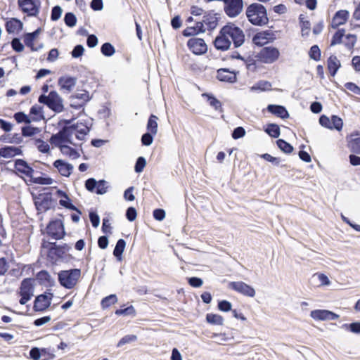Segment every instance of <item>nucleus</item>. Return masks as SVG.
<instances>
[{"instance_id":"a878e982","label":"nucleus","mask_w":360,"mask_h":360,"mask_svg":"<svg viewBox=\"0 0 360 360\" xmlns=\"http://www.w3.org/2000/svg\"><path fill=\"white\" fill-rule=\"evenodd\" d=\"M348 148L351 152L360 154V136L358 134L350 135L348 141Z\"/></svg>"},{"instance_id":"4468645a","label":"nucleus","mask_w":360,"mask_h":360,"mask_svg":"<svg viewBox=\"0 0 360 360\" xmlns=\"http://www.w3.org/2000/svg\"><path fill=\"white\" fill-rule=\"evenodd\" d=\"M310 316L317 321L336 320L340 317L338 314L326 309L312 310L310 313Z\"/></svg>"},{"instance_id":"6ab92c4d","label":"nucleus","mask_w":360,"mask_h":360,"mask_svg":"<svg viewBox=\"0 0 360 360\" xmlns=\"http://www.w3.org/2000/svg\"><path fill=\"white\" fill-rule=\"evenodd\" d=\"M53 166L57 168L59 173L64 176H69L73 169V166L62 160H56L53 162Z\"/></svg>"},{"instance_id":"774afa93","label":"nucleus","mask_w":360,"mask_h":360,"mask_svg":"<svg viewBox=\"0 0 360 360\" xmlns=\"http://www.w3.org/2000/svg\"><path fill=\"white\" fill-rule=\"evenodd\" d=\"M84 49L82 45H77L71 52L73 58H79L82 56Z\"/></svg>"},{"instance_id":"2f4dec72","label":"nucleus","mask_w":360,"mask_h":360,"mask_svg":"<svg viewBox=\"0 0 360 360\" xmlns=\"http://www.w3.org/2000/svg\"><path fill=\"white\" fill-rule=\"evenodd\" d=\"M126 242L124 239H119L117 240L115 248L113 250V255L118 260H121L122 255L124 250Z\"/></svg>"},{"instance_id":"393cba45","label":"nucleus","mask_w":360,"mask_h":360,"mask_svg":"<svg viewBox=\"0 0 360 360\" xmlns=\"http://www.w3.org/2000/svg\"><path fill=\"white\" fill-rule=\"evenodd\" d=\"M201 22H203V25H205L210 30L215 29L218 24L217 14L209 13L205 15Z\"/></svg>"},{"instance_id":"4c0bfd02","label":"nucleus","mask_w":360,"mask_h":360,"mask_svg":"<svg viewBox=\"0 0 360 360\" xmlns=\"http://www.w3.org/2000/svg\"><path fill=\"white\" fill-rule=\"evenodd\" d=\"M101 51L105 56L110 57L115 53V49L110 43L105 42L101 46Z\"/></svg>"},{"instance_id":"0eeeda50","label":"nucleus","mask_w":360,"mask_h":360,"mask_svg":"<svg viewBox=\"0 0 360 360\" xmlns=\"http://www.w3.org/2000/svg\"><path fill=\"white\" fill-rule=\"evenodd\" d=\"M18 4L22 12L29 16H37L39 12L40 0H18Z\"/></svg>"},{"instance_id":"0e129e2a","label":"nucleus","mask_w":360,"mask_h":360,"mask_svg":"<svg viewBox=\"0 0 360 360\" xmlns=\"http://www.w3.org/2000/svg\"><path fill=\"white\" fill-rule=\"evenodd\" d=\"M137 216L136 210L133 207H129L126 211V217L129 221H133Z\"/></svg>"},{"instance_id":"f3484780","label":"nucleus","mask_w":360,"mask_h":360,"mask_svg":"<svg viewBox=\"0 0 360 360\" xmlns=\"http://www.w3.org/2000/svg\"><path fill=\"white\" fill-rule=\"evenodd\" d=\"M15 169L17 172L20 173L30 179L34 174V170L28 163L22 159H17L15 161Z\"/></svg>"},{"instance_id":"473e14b6","label":"nucleus","mask_w":360,"mask_h":360,"mask_svg":"<svg viewBox=\"0 0 360 360\" xmlns=\"http://www.w3.org/2000/svg\"><path fill=\"white\" fill-rule=\"evenodd\" d=\"M158 118L157 116L151 115L148 120L147 129L153 135H155L158 132Z\"/></svg>"},{"instance_id":"412c9836","label":"nucleus","mask_w":360,"mask_h":360,"mask_svg":"<svg viewBox=\"0 0 360 360\" xmlns=\"http://www.w3.org/2000/svg\"><path fill=\"white\" fill-rule=\"evenodd\" d=\"M349 13L346 10H340L336 12L332 20V27L334 28L344 25L349 18Z\"/></svg>"},{"instance_id":"dca6fc26","label":"nucleus","mask_w":360,"mask_h":360,"mask_svg":"<svg viewBox=\"0 0 360 360\" xmlns=\"http://www.w3.org/2000/svg\"><path fill=\"white\" fill-rule=\"evenodd\" d=\"M214 47L219 51H227L230 49L231 41L229 39L226 34H223V30L221 29L219 34L214 41Z\"/></svg>"},{"instance_id":"37998d69","label":"nucleus","mask_w":360,"mask_h":360,"mask_svg":"<svg viewBox=\"0 0 360 360\" xmlns=\"http://www.w3.org/2000/svg\"><path fill=\"white\" fill-rule=\"evenodd\" d=\"M34 144L37 149L43 153H49L50 150L49 145L40 139H36Z\"/></svg>"},{"instance_id":"f704fd0d","label":"nucleus","mask_w":360,"mask_h":360,"mask_svg":"<svg viewBox=\"0 0 360 360\" xmlns=\"http://www.w3.org/2000/svg\"><path fill=\"white\" fill-rule=\"evenodd\" d=\"M35 205L39 211L45 212L50 208L51 198L49 197H44L40 201H36Z\"/></svg>"},{"instance_id":"e433bc0d","label":"nucleus","mask_w":360,"mask_h":360,"mask_svg":"<svg viewBox=\"0 0 360 360\" xmlns=\"http://www.w3.org/2000/svg\"><path fill=\"white\" fill-rule=\"evenodd\" d=\"M206 320L208 323L213 325L221 326L224 322V319L221 316L214 314H207Z\"/></svg>"},{"instance_id":"69168bd1","label":"nucleus","mask_w":360,"mask_h":360,"mask_svg":"<svg viewBox=\"0 0 360 360\" xmlns=\"http://www.w3.org/2000/svg\"><path fill=\"white\" fill-rule=\"evenodd\" d=\"M245 134V130L242 127H238L233 131L232 137L234 139L242 138Z\"/></svg>"},{"instance_id":"5fc2aeb1","label":"nucleus","mask_w":360,"mask_h":360,"mask_svg":"<svg viewBox=\"0 0 360 360\" xmlns=\"http://www.w3.org/2000/svg\"><path fill=\"white\" fill-rule=\"evenodd\" d=\"M146 165V160L143 157H139L136 160L135 166H134V170L136 173H141L143 172L144 167Z\"/></svg>"},{"instance_id":"c03bdc74","label":"nucleus","mask_w":360,"mask_h":360,"mask_svg":"<svg viewBox=\"0 0 360 360\" xmlns=\"http://www.w3.org/2000/svg\"><path fill=\"white\" fill-rule=\"evenodd\" d=\"M309 55L311 59L319 61L321 59V51L317 45H314L311 47Z\"/></svg>"},{"instance_id":"2eb2a0df","label":"nucleus","mask_w":360,"mask_h":360,"mask_svg":"<svg viewBox=\"0 0 360 360\" xmlns=\"http://www.w3.org/2000/svg\"><path fill=\"white\" fill-rule=\"evenodd\" d=\"M50 143L53 145H54L56 147H58L60 148V152L65 155H67L68 157H70V158H72V160H75L77 158H78L80 155H79V153L73 148L68 146V145H64L63 144V143H67L66 141H56V142H54L53 140H52V136H51L50 138Z\"/></svg>"},{"instance_id":"a211bd4d","label":"nucleus","mask_w":360,"mask_h":360,"mask_svg":"<svg viewBox=\"0 0 360 360\" xmlns=\"http://www.w3.org/2000/svg\"><path fill=\"white\" fill-rule=\"evenodd\" d=\"M58 83L62 90L69 93L76 85L77 78L67 75L63 76L58 79Z\"/></svg>"},{"instance_id":"72a5a7b5","label":"nucleus","mask_w":360,"mask_h":360,"mask_svg":"<svg viewBox=\"0 0 360 360\" xmlns=\"http://www.w3.org/2000/svg\"><path fill=\"white\" fill-rule=\"evenodd\" d=\"M37 279L43 285L50 284L53 282L49 272L45 270L40 271L37 274Z\"/></svg>"},{"instance_id":"338daca9","label":"nucleus","mask_w":360,"mask_h":360,"mask_svg":"<svg viewBox=\"0 0 360 360\" xmlns=\"http://www.w3.org/2000/svg\"><path fill=\"white\" fill-rule=\"evenodd\" d=\"M231 304L229 301L222 300L218 303V308L222 311H229L231 310Z\"/></svg>"},{"instance_id":"bb28decb","label":"nucleus","mask_w":360,"mask_h":360,"mask_svg":"<svg viewBox=\"0 0 360 360\" xmlns=\"http://www.w3.org/2000/svg\"><path fill=\"white\" fill-rule=\"evenodd\" d=\"M205 32L203 22H198L194 27H188L183 31V35L185 37H191Z\"/></svg>"},{"instance_id":"6e6d98bb","label":"nucleus","mask_w":360,"mask_h":360,"mask_svg":"<svg viewBox=\"0 0 360 360\" xmlns=\"http://www.w3.org/2000/svg\"><path fill=\"white\" fill-rule=\"evenodd\" d=\"M137 340V337L135 335H127L124 336L117 343V347H122L125 344H128L134 342Z\"/></svg>"},{"instance_id":"20e7f679","label":"nucleus","mask_w":360,"mask_h":360,"mask_svg":"<svg viewBox=\"0 0 360 360\" xmlns=\"http://www.w3.org/2000/svg\"><path fill=\"white\" fill-rule=\"evenodd\" d=\"M38 101L39 103L46 105L55 112L59 113L64 110L63 99L55 91H51L47 96L40 95Z\"/></svg>"},{"instance_id":"4be33fe9","label":"nucleus","mask_w":360,"mask_h":360,"mask_svg":"<svg viewBox=\"0 0 360 360\" xmlns=\"http://www.w3.org/2000/svg\"><path fill=\"white\" fill-rule=\"evenodd\" d=\"M217 77L220 81L228 82L230 83H233L236 81V75L235 72L226 68L218 70Z\"/></svg>"},{"instance_id":"13d9d810","label":"nucleus","mask_w":360,"mask_h":360,"mask_svg":"<svg viewBox=\"0 0 360 360\" xmlns=\"http://www.w3.org/2000/svg\"><path fill=\"white\" fill-rule=\"evenodd\" d=\"M59 204L67 209L76 211L77 212V213L81 214V212L73 204L70 202V199H61L59 200Z\"/></svg>"},{"instance_id":"c756f323","label":"nucleus","mask_w":360,"mask_h":360,"mask_svg":"<svg viewBox=\"0 0 360 360\" xmlns=\"http://www.w3.org/2000/svg\"><path fill=\"white\" fill-rule=\"evenodd\" d=\"M39 33H40V29L38 28L33 32L27 33L25 34V37H24L25 44L27 46L30 47L32 51H38V49H37L34 46L33 42H34V40L35 39V38L39 35Z\"/></svg>"},{"instance_id":"f257e3e1","label":"nucleus","mask_w":360,"mask_h":360,"mask_svg":"<svg viewBox=\"0 0 360 360\" xmlns=\"http://www.w3.org/2000/svg\"><path fill=\"white\" fill-rule=\"evenodd\" d=\"M75 119L63 120L65 125L59 131L52 135V140L54 142L66 141L68 143L75 146L72 141V136L79 141H84L86 136L89 133L90 128L84 123L77 122H73Z\"/></svg>"},{"instance_id":"a19ab883","label":"nucleus","mask_w":360,"mask_h":360,"mask_svg":"<svg viewBox=\"0 0 360 360\" xmlns=\"http://www.w3.org/2000/svg\"><path fill=\"white\" fill-rule=\"evenodd\" d=\"M117 302V296L114 294L104 297L101 300V306L103 309L108 308Z\"/></svg>"},{"instance_id":"de8ad7c7","label":"nucleus","mask_w":360,"mask_h":360,"mask_svg":"<svg viewBox=\"0 0 360 360\" xmlns=\"http://www.w3.org/2000/svg\"><path fill=\"white\" fill-rule=\"evenodd\" d=\"M39 131L37 127L32 126H25L22 128V135L23 136H32Z\"/></svg>"},{"instance_id":"a18cd8bd","label":"nucleus","mask_w":360,"mask_h":360,"mask_svg":"<svg viewBox=\"0 0 360 360\" xmlns=\"http://www.w3.org/2000/svg\"><path fill=\"white\" fill-rule=\"evenodd\" d=\"M108 183L105 180H100L98 181L95 192L98 195H103L108 191Z\"/></svg>"},{"instance_id":"c85d7f7f","label":"nucleus","mask_w":360,"mask_h":360,"mask_svg":"<svg viewBox=\"0 0 360 360\" xmlns=\"http://www.w3.org/2000/svg\"><path fill=\"white\" fill-rule=\"evenodd\" d=\"M327 65L331 76L334 77L341 65L335 56H330L328 59Z\"/></svg>"},{"instance_id":"f8f14e48","label":"nucleus","mask_w":360,"mask_h":360,"mask_svg":"<svg viewBox=\"0 0 360 360\" xmlns=\"http://www.w3.org/2000/svg\"><path fill=\"white\" fill-rule=\"evenodd\" d=\"M53 294L51 292H45L44 294L38 295L34 303V310L36 311H42L46 309L51 303Z\"/></svg>"},{"instance_id":"3c124183","label":"nucleus","mask_w":360,"mask_h":360,"mask_svg":"<svg viewBox=\"0 0 360 360\" xmlns=\"http://www.w3.org/2000/svg\"><path fill=\"white\" fill-rule=\"evenodd\" d=\"M13 117L18 123L24 122L26 124H29L31 122V120L29 118V117L23 112H18L14 114Z\"/></svg>"},{"instance_id":"f03ea898","label":"nucleus","mask_w":360,"mask_h":360,"mask_svg":"<svg viewBox=\"0 0 360 360\" xmlns=\"http://www.w3.org/2000/svg\"><path fill=\"white\" fill-rule=\"evenodd\" d=\"M246 15L248 20L255 25L262 26L269 22L266 10L260 4H250L246 9Z\"/></svg>"},{"instance_id":"680f3d73","label":"nucleus","mask_w":360,"mask_h":360,"mask_svg":"<svg viewBox=\"0 0 360 360\" xmlns=\"http://www.w3.org/2000/svg\"><path fill=\"white\" fill-rule=\"evenodd\" d=\"M151 132H147L142 135L141 143L143 146H150L153 141V136Z\"/></svg>"},{"instance_id":"49530a36","label":"nucleus","mask_w":360,"mask_h":360,"mask_svg":"<svg viewBox=\"0 0 360 360\" xmlns=\"http://www.w3.org/2000/svg\"><path fill=\"white\" fill-rule=\"evenodd\" d=\"M345 35L344 30H338L333 36L331 39L330 46H335L342 42V37Z\"/></svg>"},{"instance_id":"9d476101","label":"nucleus","mask_w":360,"mask_h":360,"mask_svg":"<svg viewBox=\"0 0 360 360\" xmlns=\"http://www.w3.org/2000/svg\"><path fill=\"white\" fill-rule=\"evenodd\" d=\"M42 246L44 248L48 249L47 256L53 263L57 262L64 256L63 252L58 248L56 243H44Z\"/></svg>"},{"instance_id":"09e8293b","label":"nucleus","mask_w":360,"mask_h":360,"mask_svg":"<svg viewBox=\"0 0 360 360\" xmlns=\"http://www.w3.org/2000/svg\"><path fill=\"white\" fill-rule=\"evenodd\" d=\"M343 122L342 119L337 115H333L331 117V129H335L338 131H340L342 128Z\"/></svg>"},{"instance_id":"7c9ffc66","label":"nucleus","mask_w":360,"mask_h":360,"mask_svg":"<svg viewBox=\"0 0 360 360\" xmlns=\"http://www.w3.org/2000/svg\"><path fill=\"white\" fill-rule=\"evenodd\" d=\"M202 96L207 98L209 105L214 108V110L221 111V103L212 94L204 93L202 94Z\"/></svg>"},{"instance_id":"ea45409f","label":"nucleus","mask_w":360,"mask_h":360,"mask_svg":"<svg viewBox=\"0 0 360 360\" xmlns=\"http://www.w3.org/2000/svg\"><path fill=\"white\" fill-rule=\"evenodd\" d=\"M30 180L34 184L41 185H51L53 181V180L50 177L35 176L34 174Z\"/></svg>"},{"instance_id":"e2e57ef3","label":"nucleus","mask_w":360,"mask_h":360,"mask_svg":"<svg viewBox=\"0 0 360 360\" xmlns=\"http://www.w3.org/2000/svg\"><path fill=\"white\" fill-rule=\"evenodd\" d=\"M11 46L13 50H15L17 52H21L24 49V46L18 38H14L12 40Z\"/></svg>"},{"instance_id":"4d7b16f0","label":"nucleus","mask_w":360,"mask_h":360,"mask_svg":"<svg viewBox=\"0 0 360 360\" xmlns=\"http://www.w3.org/2000/svg\"><path fill=\"white\" fill-rule=\"evenodd\" d=\"M243 61L249 71L255 72L257 70L256 60L253 58L248 57Z\"/></svg>"},{"instance_id":"603ef678","label":"nucleus","mask_w":360,"mask_h":360,"mask_svg":"<svg viewBox=\"0 0 360 360\" xmlns=\"http://www.w3.org/2000/svg\"><path fill=\"white\" fill-rule=\"evenodd\" d=\"M70 98L72 100H75V99L81 100L82 101L81 103H83V105H84V103L90 99L89 96V92L86 91H83L82 93H77L75 95H72V96H71Z\"/></svg>"},{"instance_id":"6e6552de","label":"nucleus","mask_w":360,"mask_h":360,"mask_svg":"<svg viewBox=\"0 0 360 360\" xmlns=\"http://www.w3.org/2000/svg\"><path fill=\"white\" fill-rule=\"evenodd\" d=\"M34 287L32 283V279L25 278L21 282L20 288V294L21 298L19 301L20 304H25L33 296Z\"/></svg>"},{"instance_id":"aec40b11","label":"nucleus","mask_w":360,"mask_h":360,"mask_svg":"<svg viewBox=\"0 0 360 360\" xmlns=\"http://www.w3.org/2000/svg\"><path fill=\"white\" fill-rule=\"evenodd\" d=\"M22 151L20 148L15 146H6L0 148V157L4 158H11L22 155Z\"/></svg>"},{"instance_id":"8fccbe9b","label":"nucleus","mask_w":360,"mask_h":360,"mask_svg":"<svg viewBox=\"0 0 360 360\" xmlns=\"http://www.w3.org/2000/svg\"><path fill=\"white\" fill-rule=\"evenodd\" d=\"M64 21L67 26L72 27L76 25L77 18L72 13H67L64 17Z\"/></svg>"},{"instance_id":"423d86ee","label":"nucleus","mask_w":360,"mask_h":360,"mask_svg":"<svg viewBox=\"0 0 360 360\" xmlns=\"http://www.w3.org/2000/svg\"><path fill=\"white\" fill-rule=\"evenodd\" d=\"M280 56L278 49L273 46H266L261 49L257 53L258 59L266 64H271L278 60Z\"/></svg>"},{"instance_id":"864d4df0","label":"nucleus","mask_w":360,"mask_h":360,"mask_svg":"<svg viewBox=\"0 0 360 360\" xmlns=\"http://www.w3.org/2000/svg\"><path fill=\"white\" fill-rule=\"evenodd\" d=\"M342 328L349 330L353 333H360V322H354L350 324H344Z\"/></svg>"},{"instance_id":"58836bf2","label":"nucleus","mask_w":360,"mask_h":360,"mask_svg":"<svg viewBox=\"0 0 360 360\" xmlns=\"http://www.w3.org/2000/svg\"><path fill=\"white\" fill-rule=\"evenodd\" d=\"M271 87V84L269 82L267 81H259L257 83H256L254 86L251 87V91H257V90H261V91H266L269 90Z\"/></svg>"},{"instance_id":"79ce46f5","label":"nucleus","mask_w":360,"mask_h":360,"mask_svg":"<svg viewBox=\"0 0 360 360\" xmlns=\"http://www.w3.org/2000/svg\"><path fill=\"white\" fill-rule=\"evenodd\" d=\"M276 143L278 147L285 153H290L293 150V147L283 139H278Z\"/></svg>"},{"instance_id":"ddd939ff","label":"nucleus","mask_w":360,"mask_h":360,"mask_svg":"<svg viewBox=\"0 0 360 360\" xmlns=\"http://www.w3.org/2000/svg\"><path fill=\"white\" fill-rule=\"evenodd\" d=\"M229 287L245 296L253 297L255 295V289L242 281L230 282Z\"/></svg>"},{"instance_id":"bf43d9fd","label":"nucleus","mask_w":360,"mask_h":360,"mask_svg":"<svg viewBox=\"0 0 360 360\" xmlns=\"http://www.w3.org/2000/svg\"><path fill=\"white\" fill-rule=\"evenodd\" d=\"M63 10L60 6H55L51 11V19L53 21H56L60 19Z\"/></svg>"},{"instance_id":"1a4fd4ad","label":"nucleus","mask_w":360,"mask_h":360,"mask_svg":"<svg viewBox=\"0 0 360 360\" xmlns=\"http://www.w3.org/2000/svg\"><path fill=\"white\" fill-rule=\"evenodd\" d=\"M47 233L56 240L63 238L65 235L63 222L60 220L51 221L47 226Z\"/></svg>"},{"instance_id":"39448f33","label":"nucleus","mask_w":360,"mask_h":360,"mask_svg":"<svg viewBox=\"0 0 360 360\" xmlns=\"http://www.w3.org/2000/svg\"><path fill=\"white\" fill-rule=\"evenodd\" d=\"M80 275L81 271L79 269L61 271L58 274V281L62 286L71 289L76 285Z\"/></svg>"},{"instance_id":"5701e85b","label":"nucleus","mask_w":360,"mask_h":360,"mask_svg":"<svg viewBox=\"0 0 360 360\" xmlns=\"http://www.w3.org/2000/svg\"><path fill=\"white\" fill-rule=\"evenodd\" d=\"M268 112L281 118L286 119L289 117V113L283 105L270 104L267 106Z\"/></svg>"},{"instance_id":"cd10ccee","label":"nucleus","mask_w":360,"mask_h":360,"mask_svg":"<svg viewBox=\"0 0 360 360\" xmlns=\"http://www.w3.org/2000/svg\"><path fill=\"white\" fill-rule=\"evenodd\" d=\"M272 33L270 31H264L257 33L253 37V41L257 45H263L269 39L272 38Z\"/></svg>"},{"instance_id":"c9c22d12","label":"nucleus","mask_w":360,"mask_h":360,"mask_svg":"<svg viewBox=\"0 0 360 360\" xmlns=\"http://www.w3.org/2000/svg\"><path fill=\"white\" fill-rule=\"evenodd\" d=\"M265 131L274 138H278L280 136V128L276 124L271 123L267 124Z\"/></svg>"},{"instance_id":"9b49d317","label":"nucleus","mask_w":360,"mask_h":360,"mask_svg":"<svg viewBox=\"0 0 360 360\" xmlns=\"http://www.w3.org/2000/svg\"><path fill=\"white\" fill-rule=\"evenodd\" d=\"M188 49L195 55H202L207 52V46L201 38H191L187 42Z\"/></svg>"},{"instance_id":"052dcab7","label":"nucleus","mask_w":360,"mask_h":360,"mask_svg":"<svg viewBox=\"0 0 360 360\" xmlns=\"http://www.w3.org/2000/svg\"><path fill=\"white\" fill-rule=\"evenodd\" d=\"M98 181L94 178H89L85 181V188L90 192L96 191Z\"/></svg>"},{"instance_id":"7ed1b4c3","label":"nucleus","mask_w":360,"mask_h":360,"mask_svg":"<svg viewBox=\"0 0 360 360\" xmlns=\"http://www.w3.org/2000/svg\"><path fill=\"white\" fill-rule=\"evenodd\" d=\"M223 34L233 42L235 48L241 46L245 42L243 31L233 23H228L222 28Z\"/></svg>"},{"instance_id":"b1692460","label":"nucleus","mask_w":360,"mask_h":360,"mask_svg":"<svg viewBox=\"0 0 360 360\" xmlns=\"http://www.w3.org/2000/svg\"><path fill=\"white\" fill-rule=\"evenodd\" d=\"M22 22L17 18H11L6 22V30L9 33H18L22 30Z\"/></svg>"}]
</instances>
